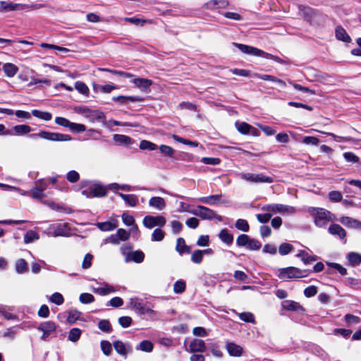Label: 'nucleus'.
Segmentation results:
<instances>
[{
    "label": "nucleus",
    "instance_id": "1",
    "mask_svg": "<svg viewBox=\"0 0 361 361\" xmlns=\"http://www.w3.org/2000/svg\"><path fill=\"white\" fill-rule=\"evenodd\" d=\"M308 212L313 218L315 225L320 228L326 226L329 221L333 222L336 219L334 214L324 208L310 207Z\"/></svg>",
    "mask_w": 361,
    "mask_h": 361
},
{
    "label": "nucleus",
    "instance_id": "2",
    "mask_svg": "<svg viewBox=\"0 0 361 361\" xmlns=\"http://www.w3.org/2000/svg\"><path fill=\"white\" fill-rule=\"evenodd\" d=\"M310 269H300L295 267H288L278 269L277 276L283 281L300 279L308 276Z\"/></svg>",
    "mask_w": 361,
    "mask_h": 361
},
{
    "label": "nucleus",
    "instance_id": "3",
    "mask_svg": "<svg viewBox=\"0 0 361 361\" xmlns=\"http://www.w3.org/2000/svg\"><path fill=\"white\" fill-rule=\"evenodd\" d=\"M29 137L32 139L41 137L50 141H70L72 137L67 134L51 133L45 130H40L38 133L30 134Z\"/></svg>",
    "mask_w": 361,
    "mask_h": 361
},
{
    "label": "nucleus",
    "instance_id": "4",
    "mask_svg": "<svg viewBox=\"0 0 361 361\" xmlns=\"http://www.w3.org/2000/svg\"><path fill=\"white\" fill-rule=\"evenodd\" d=\"M190 213L204 220H212L214 219H217L219 221L223 220V217L216 214L214 210L201 205L197 206L190 211Z\"/></svg>",
    "mask_w": 361,
    "mask_h": 361
},
{
    "label": "nucleus",
    "instance_id": "5",
    "mask_svg": "<svg viewBox=\"0 0 361 361\" xmlns=\"http://www.w3.org/2000/svg\"><path fill=\"white\" fill-rule=\"evenodd\" d=\"M132 248L130 244H125L122 246L121 250L123 255H126V262L133 261L136 263H141L145 258V254L141 250L130 251L126 253V250H130Z\"/></svg>",
    "mask_w": 361,
    "mask_h": 361
},
{
    "label": "nucleus",
    "instance_id": "6",
    "mask_svg": "<svg viewBox=\"0 0 361 361\" xmlns=\"http://www.w3.org/2000/svg\"><path fill=\"white\" fill-rule=\"evenodd\" d=\"M240 176L242 179L253 183H271L274 182L272 177L265 176L262 173H242L240 174Z\"/></svg>",
    "mask_w": 361,
    "mask_h": 361
},
{
    "label": "nucleus",
    "instance_id": "7",
    "mask_svg": "<svg viewBox=\"0 0 361 361\" xmlns=\"http://www.w3.org/2000/svg\"><path fill=\"white\" fill-rule=\"evenodd\" d=\"M49 233H51L54 237L57 236H70L71 231L67 223H58L52 224L49 228Z\"/></svg>",
    "mask_w": 361,
    "mask_h": 361
},
{
    "label": "nucleus",
    "instance_id": "8",
    "mask_svg": "<svg viewBox=\"0 0 361 361\" xmlns=\"http://www.w3.org/2000/svg\"><path fill=\"white\" fill-rule=\"evenodd\" d=\"M142 223L148 228H152L157 226L163 227L166 223V219L163 216H154L147 215L143 219Z\"/></svg>",
    "mask_w": 361,
    "mask_h": 361
},
{
    "label": "nucleus",
    "instance_id": "9",
    "mask_svg": "<svg viewBox=\"0 0 361 361\" xmlns=\"http://www.w3.org/2000/svg\"><path fill=\"white\" fill-rule=\"evenodd\" d=\"M130 305L135 309L137 312L140 314H153L154 313V310L152 307L147 304H145L140 301L137 298H132L130 299Z\"/></svg>",
    "mask_w": 361,
    "mask_h": 361
},
{
    "label": "nucleus",
    "instance_id": "10",
    "mask_svg": "<svg viewBox=\"0 0 361 361\" xmlns=\"http://www.w3.org/2000/svg\"><path fill=\"white\" fill-rule=\"evenodd\" d=\"M56 329V325L54 322L48 321L44 322L39 324L37 329L42 331V340H46L51 333L54 332Z\"/></svg>",
    "mask_w": 361,
    "mask_h": 361
},
{
    "label": "nucleus",
    "instance_id": "11",
    "mask_svg": "<svg viewBox=\"0 0 361 361\" xmlns=\"http://www.w3.org/2000/svg\"><path fill=\"white\" fill-rule=\"evenodd\" d=\"M28 7L29 6L25 4L9 3L4 1H0V12H10L17 10H24Z\"/></svg>",
    "mask_w": 361,
    "mask_h": 361
},
{
    "label": "nucleus",
    "instance_id": "12",
    "mask_svg": "<svg viewBox=\"0 0 361 361\" xmlns=\"http://www.w3.org/2000/svg\"><path fill=\"white\" fill-rule=\"evenodd\" d=\"M114 141L119 145L131 147L132 145H136V141L128 135L115 134L113 136Z\"/></svg>",
    "mask_w": 361,
    "mask_h": 361
},
{
    "label": "nucleus",
    "instance_id": "13",
    "mask_svg": "<svg viewBox=\"0 0 361 361\" xmlns=\"http://www.w3.org/2000/svg\"><path fill=\"white\" fill-rule=\"evenodd\" d=\"M293 208L292 207H289L287 205H283L281 204H267L262 207V210L267 212H277L280 213L288 212L290 210H293Z\"/></svg>",
    "mask_w": 361,
    "mask_h": 361
},
{
    "label": "nucleus",
    "instance_id": "14",
    "mask_svg": "<svg viewBox=\"0 0 361 361\" xmlns=\"http://www.w3.org/2000/svg\"><path fill=\"white\" fill-rule=\"evenodd\" d=\"M189 348L192 353H204L207 350V346L203 340L195 338L190 342Z\"/></svg>",
    "mask_w": 361,
    "mask_h": 361
},
{
    "label": "nucleus",
    "instance_id": "15",
    "mask_svg": "<svg viewBox=\"0 0 361 361\" xmlns=\"http://www.w3.org/2000/svg\"><path fill=\"white\" fill-rule=\"evenodd\" d=\"M133 84L145 92H150V86L152 85V81L147 78H138L133 80Z\"/></svg>",
    "mask_w": 361,
    "mask_h": 361
},
{
    "label": "nucleus",
    "instance_id": "16",
    "mask_svg": "<svg viewBox=\"0 0 361 361\" xmlns=\"http://www.w3.org/2000/svg\"><path fill=\"white\" fill-rule=\"evenodd\" d=\"M328 232L334 236H338L341 240H344L346 237V231L337 224H331L329 228Z\"/></svg>",
    "mask_w": 361,
    "mask_h": 361
},
{
    "label": "nucleus",
    "instance_id": "17",
    "mask_svg": "<svg viewBox=\"0 0 361 361\" xmlns=\"http://www.w3.org/2000/svg\"><path fill=\"white\" fill-rule=\"evenodd\" d=\"M80 110L81 112L86 114L89 113L87 116L91 117L92 119L97 121H102L104 122L105 121L106 116L104 113L99 111H90L89 109L82 107L80 108Z\"/></svg>",
    "mask_w": 361,
    "mask_h": 361
},
{
    "label": "nucleus",
    "instance_id": "18",
    "mask_svg": "<svg viewBox=\"0 0 361 361\" xmlns=\"http://www.w3.org/2000/svg\"><path fill=\"white\" fill-rule=\"evenodd\" d=\"M233 45L235 46L240 50L243 53L256 56V54H259L262 53V50L259 49L256 47L243 44H238V43H233Z\"/></svg>",
    "mask_w": 361,
    "mask_h": 361
},
{
    "label": "nucleus",
    "instance_id": "19",
    "mask_svg": "<svg viewBox=\"0 0 361 361\" xmlns=\"http://www.w3.org/2000/svg\"><path fill=\"white\" fill-rule=\"evenodd\" d=\"M299 15L302 16L305 20L310 22L314 17V10L309 7L302 5L298 6Z\"/></svg>",
    "mask_w": 361,
    "mask_h": 361
},
{
    "label": "nucleus",
    "instance_id": "20",
    "mask_svg": "<svg viewBox=\"0 0 361 361\" xmlns=\"http://www.w3.org/2000/svg\"><path fill=\"white\" fill-rule=\"evenodd\" d=\"M228 5V0H211L204 4L207 9L224 8Z\"/></svg>",
    "mask_w": 361,
    "mask_h": 361
},
{
    "label": "nucleus",
    "instance_id": "21",
    "mask_svg": "<svg viewBox=\"0 0 361 361\" xmlns=\"http://www.w3.org/2000/svg\"><path fill=\"white\" fill-rule=\"evenodd\" d=\"M339 221L345 226L361 229V221L351 217L342 216L340 218Z\"/></svg>",
    "mask_w": 361,
    "mask_h": 361
},
{
    "label": "nucleus",
    "instance_id": "22",
    "mask_svg": "<svg viewBox=\"0 0 361 361\" xmlns=\"http://www.w3.org/2000/svg\"><path fill=\"white\" fill-rule=\"evenodd\" d=\"M112 99L114 101H116V102H120L121 104H127L128 102H143L145 100V99L142 97H140V96H118V97H114L112 98Z\"/></svg>",
    "mask_w": 361,
    "mask_h": 361
},
{
    "label": "nucleus",
    "instance_id": "23",
    "mask_svg": "<svg viewBox=\"0 0 361 361\" xmlns=\"http://www.w3.org/2000/svg\"><path fill=\"white\" fill-rule=\"evenodd\" d=\"M226 348L231 356L239 357L243 353V348L234 343H228Z\"/></svg>",
    "mask_w": 361,
    "mask_h": 361
},
{
    "label": "nucleus",
    "instance_id": "24",
    "mask_svg": "<svg viewBox=\"0 0 361 361\" xmlns=\"http://www.w3.org/2000/svg\"><path fill=\"white\" fill-rule=\"evenodd\" d=\"M176 250L182 255L183 253L189 254L190 252V247L185 244L183 238H178L176 240Z\"/></svg>",
    "mask_w": 361,
    "mask_h": 361
},
{
    "label": "nucleus",
    "instance_id": "25",
    "mask_svg": "<svg viewBox=\"0 0 361 361\" xmlns=\"http://www.w3.org/2000/svg\"><path fill=\"white\" fill-rule=\"evenodd\" d=\"M284 309L288 311L300 312L304 311V308L298 302L292 300H286L283 303Z\"/></svg>",
    "mask_w": 361,
    "mask_h": 361
},
{
    "label": "nucleus",
    "instance_id": "26",
    "mask_svg": "<svg viewBox=\"0 0 361 361\" xmlns=\"http://www.w3.org/2000/svg\"><path fill=\"white\" fill-rule=\"evenodd\" d=\"M219 238L228 245H231L233 242V235L226 228H224L219 232Z\"/></svg>",
    "mask_w": 361,
    "mask_h": 361
},
{
    "label": "nucleus",
    "instance_id": "27",
    "mask_svg": "<svg viewBox=\"0 0 361 361\" xmlns=\"http://www.w3.org/2000/svg\"><path fill=\"white\" fill-rule=\"evenodd\" d=\"M3 71L8 78L13 77L18 71V68L13 63H6L3 66Z\"/></svg>",
    "mask_w": 361,
    "mask_h": 361
},
{
    "label": "nucleus",
    "instance_id": "28",
    "mask_svg": "<svg viewBox=\"0 0 361 361\" xmlns=\"http://www.w3.org/2000/svg\"><path fill=\"white\" fill-rule=\"evenodd\" d=\"M149 204L150 207L157 208L159 210H162L166 207L165 200L161 197H152L149 201Z\"/></svg>",
    "mask_w": 361,
    "mask_h": 361
},
{
    "label": "nucleus",
    "instance_id": "29",
    "mask_svg": "<svg viewBox=\"0 0 361 361\" xmlns=\"http://www.w3.org/2000/svg\"><path fill=\"white\" fill-rule=\"evenodd\" d=\"M336 37L337 39L345 42H350L351 39L350 36L346 32L345 30L341 26H337L336 27Z\"/></svg>",
    "mask_w": 361,
    "mask_h": 361
},
{
    "label": "nucleus",
    "instance_id": "30",
    "mask_svg": "<svg viewBox=\"0 0 361 361\" xmlns=\"http://www.w3.org/2000/svg\"><path fill=\"white\" fill-rule=\"evenodd\" d=\"M296 257L300 258L305 264H310L316 261L317 258V256L309 255V254L305 250H300L296 255Z\"/></svg>",
    "mask_w": 361,
    "mask_h": 361
},
{
    "label": "nucleus",
    "instance_id": "31",
    "mask_svg": "<svg viewBox=\"0 0 361 361\" xmlns=\"http://www.w3.org/2000/svg\"><path fill=\"white\" fill-rule=\"evenodd\" d=\"M118 195L123 200V201L130 207L136 206L137 203V197L135 195H127L123 193H119Z\"/></svg>",
    "mask_w": 361,
    "mask_h": 361
},
{
    "label": "nucleus",
    "instance_id": "32",
    "mask_svg": "<svg viewBox=\"0 0 361 361\" xmlns=\"http://www.w3.org/2000/svg\"><path fill=\"white\" fill-rule=\"evenodd\" d=\"M107 190L102 185H97L90 189V194L92 197H104L106 195Z\"/></svg>",
    "mask_w": 361,
    "mask_h": 361
},
{
    "label": "nucleus",
    "instance_id": "33",
    "mask_svg": "<svg viewBox=\"0 0 361 361\" xmlns=\"http://www.w3.org/2000/svg\"><path fill=\"white\" fill-rule=\"evenodd\" d=\"M347 259L353 267L357 266L361 264V255L357 252H349L347 255Z\"/></svg>",
    "mask_w": 361,
    "mask_h": 361
},
{
    "label": "nucleus",
    "instance_id": "34",
    "mask_svg": "<svg viewBox=\"0 0 361 361\" xmlns=\"http://www.w3.org/2000/svg\"><path fill=\"white\" fill-rule=\"evenodd\" d=\"M222 196V194L212 195L208 197H200L199 200L204 204H214L219 201Z\"/></svg>",
    "mask_w": 361,
    "mask_h": 361
},
{
    "label": "nucleus",
    "instance_id": "35",
    "mask_svg": "<svg viewBox=\"0 0 361 361\" xmlns=\"http://www.w3.org/2000/svg\"><path fill=\"white\" fill-rule=\"evenodd\" d=\"M136 349L149 353L153 350V343L148 340H144L139 343V345L136 347Z\"/></svg>",
    "mask_w": 361,
    "mask_h": 361
},
{
    "label": "nucleus",
    "instance_id": "36",
    "mask_svg": "<svg viewBox=\"0 0 361 361\" xmlns=\"http://www.w3.org/2000/svg\"><path fill=\"white\" fill-rule=\"evenodd\" d=\"M94 292L99 295H105L110 293L115 292V288L108 283H104L103 287L94 288Z\"/></svg>",
    "mask_w": 361,
    "mask_h": 361
},
{
    "label": "nucleus",
    "instance_id": "37",
    "mask_svg": "<svg viewBox=\"0 0 361 361\" xmlns=\"http://www.w3.org/2000/svg\"><path fill=\"white\" fill-rule=\"evenodd\" d=\"M32 114L34 116L44 121H50L52 118V115L51 113L47 111H42L37 109L32 110Z\"/></svg>",
    "mask_w": 361,
    "mask_h": 361
},
{
    "label": "nucleus",
    "instance_id": "38",
    "mask_svg": "<svg viewBox=\"0 0 361 361\" xmlns=\"http://www.w3.org/2000/svg\"><path fill=\"white\" fill-rule=\"evenodd\" d=\"M13 130L17 135H25L29 133L32 130V128L30 126L21 124L15 126Z\"/></svg>",
    "mask_w": 361,
    "mask_h": 361
},
{
    "label": "nucleus",
    "instance_id": "39",
    "mask_svg": "<svg viewBox=\"0 0 361 361\" xmlns=\"http://www.w3.org/2000/svg\"><path fill=\"white\" fill-rule=\"evenodd\" d=\"M326 264L329 267L336 270L341 276H345L348 272L347 269L342 265L335 262H326Z\"/></svg>",
    "mask_w": 361,
    "mask_h": 361
},
{
    "label": "nucleus",
    "instance_id": "40",
    "mask_svg": "<svg viewBox=\"0 0 361 361\" xmlns=\"http://www.w3.org/2000/svg\"><path fill=\"white\" fill-rule=\"evenodd\" d=\"M294 250V247L289 243H283L279 247V252L281 255H286Z\"/></svg>",
    "mask_w": 361,
    "mask_h": 361
},
{
    "label": "nucleus",
    "instance_id": "41",
    "mask_svg": "<svg viewBox=\"0 0 361 361\" xmlns=\"http://www.w3.org/2000/svg\"><path fill=\"white\" fill-rule=\"evenodd\" d=\"M116 224L111 221H105L97 224V227L103 231H113L116 228Z\"/></svg>",
    "mask_w": 361,
    "mask_h": 361
},
{
    "label": "nucleus",
    "instance_id": "42",
    "mask_svg": "<svg viewBox=\"0 0 361 361\" xmlns=\"http://www.w3.org/2000/svg\"><path fill=\"white\" fill-rule=\"evenodd\" d=\"M235 126L237 128V130L243 135H247L249 134V132L251 128V126L245 122H236Z\"/></svg>",
    "mask_w": 361,
    "mask_h": 361
},
{
    "label": "nucleus",
    "instance_id": "43",
    "mask_svg": "<svg viewBox=\"0 0 361 361\" xmlns=\"http://www.w3.org/2000/svg\"><path fill=\"white\" fill-rule=\"evenodd\" d=\"M16 270L18 274H23L27 271V262L24 259H20L16 262Z\"/></svg>",
    "mask_w": 361,
    "mask_h": 361
},
{
    "label": "nucleus",
    "instance_id": "44",
    "mask_svg": "<svg viewBox=\"0 0 361 361\" xmlns=\"http://www.w3.org/2000/svg\"><path fill=\"white\" fill-rule=\"evenodd\" d=\"M39 239V235L34 231H28L24 235V243H30Z\"/></svg>",
    "mask_w": 361,
    "mask_h": 361
},
{
    "label": "nucleus",
    "instance_id": "45",
    "mask_svg": "<svg viewBox=\"0 0 361 361\" xmlns=\"http://www.w3.org/2000/svg\"><path fill=\"white\" fill-rule=\"evenodd\" d=\"M81 316V312L77 310H71L68 312L67 322L69 324L75 323Z\"/></svg>",
    "mask_w": 361,
    "mask_h": 361
},
{
    "label": "nucleus",
    "instance_id": "46",
    "mask_svg": "<svg viewBox=\"0 0 361 361\" xmlns=\"http://www.w3.org/2000/svg\"><path fill=\"white\" fill-rule=\"evenodd\" d=\"M235 226L237 229L244 232H247L250 229V226L247 221L243 219H238L235 222Z\"/></svg>",
    "mask_w": 361,
    "mask_h": 361
},
{
    "label": "nucleus",
    "instance_id": "47",
    "mask_svg": "<svg viewBox=\"0 0 361 361\" xmlns=\"http://www.w3.org/2000/svg\"><path fill=\"white\" fill-rule=\"evenodd\" d=\"M98 328L106 333H109L112 331L111 325L109 320L102 319L98 323Z\"/></svg>",
    "mask_w": 361,
    "mask_h": 361
},
{
    "label": "nucleus",
    "instance_id": "48",
    "mask_svg": "<svg viewBox=\"0 0 361 361\" xmlns=\"http://www.w3.org/2000/svg\"><path fill=\"white\" fill-rule=\"evenodd\" d=\"M114 347L116 351L121 355L126 356L127 354L126 348L124 343L121 341H116L114 343Z\"/></svg>",
    "mask_w": 361,
    "mask_h": 361
},
{
    "label": "nucleus",
    "instance_id": "49",
    "mask_svg": "<svg viewBox=\"0 0 361 361\" xmlns=\"http://www.w3.org/2000/svg\"><path fill=\"white\" fill-rule=\"evenodd\" d=\"M80 335V329L78 328H73L69 331L68 339L72 342H76L79 340Z\"/></svg>",
    "mask_w": 361,
    "mask_h": 361
},
{
    "label": "nucleus",
    "instance_id": "50",
    "mask_svg": "<svg viewBox=\"0 0 361 361\" xmlns=\"http://www.w3.org/2000/svg\"><path fill=\"white\" fill-rule=\"evenodd\" d=\"M79 300L82 304H90L94 301V297L91 293H84L80 295Z\"/></svg>",
    "mask_w": 361,
    "mask_h": 361
},
{
    "label": "nucleus",
    "instance_id": "51",
    "mask_svg": "<svg viewBox=\"0 0 361 361\" xmlns=\"http://www.w3.org/2000/svg\"><path fill=\"white\" fill-rule=\"evenodd\" d=\"M30 196L35 200H42L45 197L44 191L41 190L35 186L30 190Z\"/></svg>",
    "mask_w": 361,
    "mask_h": 361
},
{
    "label": "nucleus",
    "instance_id": "52",
    "mask_svg": "<svg viewBox=\"0 0 361 361\" xmlns=\"http://www.w3.org/2000/svg\"><path fill=\"white\" fill-rule=\"evenodd\" d=\"M186 284L183 280L177 281L173 285V291L176 293L180 294L185 290Z\"/></svg>",
    "mask_w": 361,
    "mask_h": 361
},
{
    "label": "nucleus",
    "instance_id": "53",
    "mask_svg": "<svg viewBox=\"0 0 361 361\" xmlns=\"http://www.w3.org/2000/svg\"><path fill=\"white\" fill-rule=\"evenodd\" d=\"M250 238L246 234H240L236 239V245L238 247H247Z\"/></svg>",
    "mask_w": 361,
    "mask_h": 361
},
{
    "label": "nucleus",
    "instance_id": "54",
    "mask_svg": "<svg viewBox=\"0 0 361 361\" xmlns=\"http://www.w3.org/2000/svg\"><path fill=\"white\" fill-rule=\"evenodd\" d=\"M140 148L142 150H154L157 149V145L153 142L148 140H142L139 145Z\"/></svg>",
    "mask_w": 361,
    "mask_h": 361
},
{
    "label": "nucleus",
    "instance_id": "55",
    "mask_svg": "<svg viewBox=\"0 0 361 361\" xmlns=\"http://www.w3.org/2000/svg\"><path fill=\"white\" fill-rule=\"evenodd\" d=\"M261 247L262 243L259 240L250 238L246 248L250 250H258Z\"/></svg>",
    "mask_w": 361,
    "mask_h": 361
},
{
    "label": "nucleus",
    "instance_id": "56",
    "mask_svg": "<svg viewBox=\"0 0 361 361\" xmlns=\"http://www.w3.org/2000/svg\"><path fill=\"white\" fill-rule=\"evenodd\" d=\"M239 318L245 322L255 323V317L251 312H242L239 314Z\"/></svg>",
    "mask_w": 361,
    "mask_h": 361
},
{
    "label": "nucleus",
    "instance_id": "57",
    "mask_svg": "<svg viewBox=\"0 0 361 361\" xmlns=\"http://www.w3.org/2000/svg\"><path fill=\"white\" fill-rule=\"evenodd\" d=\"M49 300L56 304V305H61L64 302V299H63V295L59 293H53L50 298H49Z\"/></svg>",
    "mask_w": 361,
    "mask_h": 361
},
{
    "label": "nucleus",
    "instance_id": "58",
    "mask_svg": "<svg viewBox=\"0 0 361 361\" xmlns=\"http://www.w3.org/2000/svg\"><path fill=\"white\" fill-rule=\"evenodd\" d=\"M100 345L103 353L105 355H109L112 351L111 343L108 341H102Z\"/></svg>",
    "mask_w": 361,
    "mask_h": 361
},
{
    "label": "nucleus",
    "instance_id": "59",
    "mask_svg": "<svg viewBox=\"0 0 361 361\" xmlns=\"http://www.w3.org/2000/svg\"><path fill=\"white\" fill-rule=\"evenodd\" d=\"M69 129L73 133H82L86 130V127L83 124L71 122Z\"/></svg>",
    "mask_w": 361,
    "mask_h": 361
},
{
    "label": "nucleus",
    "instance_id": "60",
    "mask_svg": "<svg viewBox=\"0 0 361 361\" xmlns=\"http://www.w3.org/2000/svg\"><path fill=\"white\" fill-rule=\"evenodd\" d=\"M342 194L337 190L331 191L329 193V198L333 202H339L342 201Z\"/></svg>",
    "mask_w": 361,
    "mask_h": 361
},
{
    "label": "nucleus",
    "instance_id": "61",
    "mask_svg": "<svg viewBox=\"0 0 361 361\" xmlns=\"http://www.w3.org/2000/svg\"><path fill=\"white\" fill-rule=\"evenodd\" d=\"M164 238V232L160 228H156L152 234V241H161Z\"/></svg>",
    "mask_w": 361,
    "mask_h": 361
},
{
    "label": "nucleus",
    "instance_id": "62",
    "mask_svg": "<svg viewBox=\"0 0 361 361\" xmlns=\"http://www.w3.org/2000/svg\"><path fill=\"white\" fill-rule=\"evenodd\" d=\"M159 150L164 155L169 157H172L175 152L171 147L165 145H161L159 147Z\"/></svg>",
    "mask_w": 361,
    "mask_h": 361
},
{
    "label": "nucleus",
    "instance_id": "63",
    "mask_svg": "<svg viewBox=\"0 0 361 361\" xmlns=\"http://www.w3.org/2000/svg\"><path fill=\"white\" fill-rule=\"evenodd\" d=\"M67 180L72 183H76L80 179V174L74 170L70 171L66 175Z\"/></svg>",
    "mask_w": 361,
    "mask_h": 361
},
{
    "label": "nucleus",
    "instance_id": "64",
    "mask_svg": "<svg viewBox=\"0 0 361 361\" xmlns=\"http://www.w3.org/2000/svg\"><path fill=\"white\" fill-rule=\"evenodd\" d=\"M75 89L82 94H87L89 92L88 87L82 82L78 81L75 84Z\"/></svg>",
    "mask_w": 361,
    "mask_h": 361
}]
</instances>
